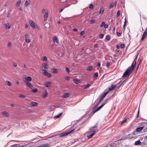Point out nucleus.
I'll use <instances>...</instances> for the list:
<instances>
[{
  "label": "nucleus",
  "instance_id": "nucleus-37",
  "mask_svg": "<svg viewBox=\"0 0 147 147\" xmlns=\"http://www.w3.org/2000/svg\"><path fill=\"white\" fill-rule=\"evenodd\" d=\"M98 76V72H96L94 74V78H97Z\"/></svg>",
  "mask_w": 147,
  "mask_h": 147
},
{
  "label": "nucleus",
  "instance_id": "nucleus-54",
  "mask_svg": "<svg viewBox=\"0 0 147 147\" xmlns=\"http://www.w3.org/2000/svg\"><path fill=\"white\" fill-rule=\"evenodd\" d=\"M17 64L16 62H14L13 64V66L15 67L17 66Z\"/></svg>",
  "mask_w": 147,
  "mask_h": 147
},
{
  "label": "nucleus",
  "instance_id": "nucleus-42",
  "mask_svg": "<svg viewBox=\"0 0 147 147\" xmlns=\"http://www.w3.org/2000/svg\"><path fill=\"white\" fill-rule=\"evenodd\" d=\"M117 36L119 37L121 36V33L119 32H117Z\"/></svg>",
  "mask_w": 147,
  "mask_h": 147
},
{
  "label": "nucleus",
  "instance_id": "nucleus-60",
  "mask_svg": "<svg viewBox=\"0 0 147 147\" xmlns=\"http://www.w3.org/2000/svg\"><path fill=\"white\" fill-rule=\"evenodd\" d=\"M25 39H27L29 37V36L28 34H26L25 36Z\"/></svg>",
  "mask_w": 147,
  "mask_h": 147
},
{
  "label": "nucleus",
  "instance_id": "nucleus-62",
  "mask_svg": "<svg viewBox=\"0 0 147 147\" xmlns=\"http://www.w3.org/2000/svg\"><path fill=\"white\" fill-rule=\"evenodd\" d=\"M139 65H140V64L139 63L138 65V66H137V67H136V71H137V70H138V69L139 68Z\"/></svg>",
  "mask_w": 147,
  "mask_h": 147
},
{
  "label": "nucleus",
  "instance_id": "nucleus-1",
  "mask_svg": "<svg viewBox=\"0 0 147 147\" xmlns=\"http://www.w3.org/2000/svg\"><path fill=\"white\" fill-rule=\"evenodd\" d=\"M137 57L138 56H136L131 66H129L125 72L122 76L123 77L129 76L131 74L132 72V71L134 70L136 63V61L137 59Z\"/></svg>",
  "mask_w": 147,
  "mask_h": 147
},
{
  "label": "nucleus",
  "instance_id": "nucleus-49",
  "mask_svg": "<svg viewBox=\"0 0 147 147\" xmlns=\"http://www.w3.org/2000/svg\"><path fill=\"white\" fill-rule=\"evenodd\" d=\"M110 65V63L109 61H107L106 66L107 67L109 66Z\"/></svg>",
  "mask_w": 147,
  "mask_h": 147
},
{
  "label": "nucleus",
  "instance_id": "nucleus-55",
  "mask_svg": "<svg viewBox=\"0 0 147 147\" xmlns=\"http://www.w3.org/2000/svg\"><path fill=\"white\" fill-rule=\"evenodd\" d=\"M65 79L67 80H69L70 79L69 77V76H66L65 77Z\"/></svg>",
  "mask_w": 147,
  "mask_h": 147
},
{
  "label": "nucleus",
  "instance_id": "nucleus-56",
  "mask_svg": "<svg viewBox=\"0 0 147 147\" xmlns=\"http://www.w3.org/2000/svg\"><path fill=\"white\" fill-rule=\"evenodd\" d=\"M109 26L108 24H106L105 25H104V28H108V27Z\"/></svg>",
  "mask_w": 147,
  "mask_h": 147
},
{
  "label": "nucleus",
  "instance_id": "nucleus-10",
  "mask_svg": "<svg viewBox=\"0 0 147 147\" xmlns=\"http://www.w3.org/2000/svg\"><path fill=\"white\" fill-rule=\"evenodd\" d=\"M48 11H46L45 13L44 16V20L45 21H46L48 18Z\"/></svg>",
  "mask_w": 147,
  "mask_h": 147
},
{
  "label": "nucleus",
  "instance_id": "nucleus-24",
  "mask_svg": "<svg viewBox=\"0 0 147 147\" xmlns=\"http://www.w3.org/2000/svg\"><path fill=\"white\" fill-rule=\"evenodd\" d=\"M73 82L76 84H78L80 82V81L77 79H75L73 80Z\"/></svg>",
  "mask_w": 147,
  "mask_h": 147
},
{
  "label": "nucleus",
  "instance_id": "nucleus-31",
  "mask_svg": "<svg viewBox=\"0 0 147 147\" xmlns=\"http://www.w3.org/2000/svg\"><path fill=\"white\" fill-rule=\"evenodd\" d=\"M108 93H109L108 91H107L106 92H105L102 95V97H104V98L105 97V96Z\"/></svg>",
  "mask_w": 147,
  "mask_h": 147
},
{
  "label": "nucleus",
  "instance_id": "nucleus-33",
  "mask_svg": "<svg viewBox=\"0 0 147 147\" xmlns=\"http://www.w3.org/2000/svg\"><path fill=\"white\" fill-rule=\"evenodd\" d=\"M104 11V8H101L100 11V13L102 14L103 13Z\"/></svg>",
  "mask_w": 147,
  "mask_h": 147
},
{
  "label": "nucleus",
  "instance_id": "nucleus-47",
  "mask_svg": "<svg viewBox=\"0 0 147 147\" xmlns=\"http://www.w3.org/2000/svg\"><path fill=\"white\" fill-rule=\"evenodd\" d=\"M126 120H127L126 119H125L121 121V124H122L123 123H125V122H126Z\"/></svg>",
  "mask_w": 147,
  "mask_h": 147
},
{
  "label": "nucleus",
  "instance_id": "nucleus-8",
  "mask_svg": "<svg viewBox=\"0 0 147 147\" xmlns=\"http://www.w3.org/2000/svg\"><path fill=\"white\" fill-rule=\"evenodd\" d=\"M2 115L4 116L9 117V113L7 111H3L1 112Z\"/></svg>",
  "mask_w": 147,
  "mask_h": 147
},
{
  "label": "nucleus",
  "instance_id": "nucleus-12",
  "mask_svg": "<svg viewBox=\"0 0 147 147\" xmlns=\"http://www.w3.org/2000/svg\"><path fill=\"white\" fill-rule=\"evenodd\" d=\"M52 82H47L44 84V86L47 87H50L52 85Z\"/></svg>",
  "mask_w": 147,
  "mask_h": 147
},
{
  "label": "nucleus",
  "instance_id": "nucleus-63",
  "mask_svg": "<svg viewBox=\"0 0 147 147\" xmlns=\"http://www.w3.org/2000/svg\"><path fill=\"white\" fill-rule=\"evenodd\" d=\"M98 46V44H96L94 45V47L95 48H96Z\"/></svg>",
  "mask_w": 147,
  "mask_h": 147
},
{
  "label": "nucleus",
  "instance_id": "nucleus-34",
  "mask_svg": "<svg viewBox=\"0 0 147 147\" xmlns=\"http://www.w3.org/2000/svg\"><path fill=\"white\" fill-rule=\"evenodd\" d=\"M92 69V67L91 66H88L87 67V70L88 71H91Z\"/></svg>",
  "mask_w": 147,
  "mask_h": 147
},
{
  "label": "nucleus",
  "instance_id": "nucleus-59",
  "mask_svg": "<svg viewBox=\"0 0 147 147\" xmlns=\"http://www.w3.org/2000/svg\"><path fill=\"white\" fill-rule=\"evenodd\" d=\"M66 71L68 72V73L70 71H69V69L67 68V67H66Z\"/></svg>",
  "mask_w": 147,
  "mask_h": 147
},
{
  "label": "nucleus",
  "instance_id": "nucleus-9",
  "mask_svg": "<svg viewBox=\"0 0 147 147\" xmlns=\"http://www.w3.org/2000/svg\"><path fill=\"white\" fill-rule=\"evenodd\" d=\"M117 4V1H116L114 3H112L109 6V9H111L114 7H116V5Z\"/></svg>",
  "mask_w": 147,
  "mask_h": 147
},
{
  "label": "nucleus",
  "instance_id": "nucleus-30",
  "mask_svg": "<svg viewBox=\"0 0 147 147\" xmlns=\"http://www.w3.org/2000/svg\"><path fill=\"white\" fill-rule=\"evenodd\" d=\"M41 60L42 61H47V58L46 56H44L42 58Z\"/></svg>",
  "mask_w": 147,
  "mask_h": 147
},
{
  "label": "nucleus",
  "instance_id": "nucleus-14",
  "mask_svg": "<svg viewBox=\"0 0 147 147\" xmlns=\"http://www.w3.org/2000/svg\"><path fill=\"white\" fill-rule=\"evenodd\" d=\"M97 127V125L96 124L94 126L92 127L91 129H90V130L91 131H92L93 132V131L95 130V131H98L97 129H94V128H96Z\"/></svg>",
  "mask_w": 147,
  "mask_h": 147
},
{
  "label": "nucleus",
  "instance_id": "nucleus-22",
  "mask_svg": "<svg viewBox=\"0 0 147 147\" xmlns=\"http://www.w3.org/2000/svg\"><path fill=\"white\" fill-rule=\"evenodd\" d=\"M58 71L57 69L56 68H53L51 69V72L53 73H55V74L57 73Z\"/></svg>",
  "mask_w": 147,
  "mask_h": 147
},
{
  "label": "nucleus",
  "instance_id": "nucleus-48",
  "mask_svg": "<svg viewBox=\"0 0 147 147\" xmlns=\"http://www.w3.org/2000/svg\"><path fill=\"white\" fill-rule=\"evenodd\" d=\"M106 39L107 40H109L110 39V36L109 35H107V36Z\"/></svg>",
  "mask_w": 147,
  "mask_h": 147
},
{
  "label": "nucleus",
  "instance_id": "nucleus-58",
  "mask_svg": "<svg viewBox=\"0 0 147 147\" xmlns=\"http://www.w3.org/2000/svg\"><path fill=\"white\" fill-rule=\"evenodd\" d=\"M84 33V31H82V32H80V35L81 36H82V35Z\"/></svg>",
  "mask_w": 147,
  "mask_h": 147
},
{
  "label": "nucleus",
  "instance_id": "nucleus-27",
  "mask_svg": "<svg viewBox=\"0 0 147 147\" xmlns=\"http://www.w3.org/2000/svg\"><path fill=\"white\" fill-rule=\"evenodd\" d=\"M147 36V34H144L143 33V34L142 35V38L141 39V41L143 40Z\"/></svg>",
  "mask_w": 147,
  "mask_h": 147
},
{
  "label": "nucleus",
  "instance_id": "nucleus-18",
  "mask_svg": "<svg viewBox=\"0 0 147 147\" xmlns=\"http://www.w3.org/2000/svg\"><path fill=\"white\" fill-rule=\"evenodd\" d=\"M22 1L21 0H19L15 4V5L16 7H18L21 4Z\"/></svg>",
  "mask_w": 147,
  "mask_h": 147
},
{
  "label": "nucleus",
  "instance_id": "nucleus-20",
  "mask_svg": "<svg viewBox=\"0 0 147 147\" xmlns=\"http://www.w3.org/2000/svg\"><path fill=\"white\" fill-rule=\"evenodd\" d=\"M116 86V85H112L109 88V90L110 91L113 90L115 88Z\"/></svg>",
  "mask_w": 147,
  "mask_h": 147
},
{
  "label": "nucleus",
  "instance_id": "nucleus-61",
  "mask_svg": "<svg viewBox=\"0 0 147 147\" xmlns=\"http://www.w3.org/2000/svg\"><path fill=\"white\" fill-rule=\"evenodd\" d=\"M100 66V62H98L97 63V66L98 67H99Z\"/></svg>",
  "mask_w": 147,
  "mask_h": 147
},
{
  "label": "nucleus",
  "instance_id": "nucleus-44",
  "mask_svg": "<svg viewBox=\"0 0 147 147\" xmlns=\"http://www.w3.org/2000/svg\"><path fill=\"white\" fill-rule=\"evenodd\" d=\"M120 11L119 10L118 11L117 13V17L118 18L120 15Z\"/></svg>",
  "mask_w": 147,
  "mask_h": 147
},
{
  "label": "nucleus",
  "instance_id": "nucleus-46",
  "mask_svg": "<svg viewBox=\"0 0 147 147\" xmlns=\"http://www.w3.org/2000/svg\"><path fill=\"white\" fill-rule=\"evenodd\" d=\"M104 98V97H102V96H101L99 99V101L100 102H102L103 101Z\"/></svg>",
  "mask_w": 147,
  "mask_h": 147
},
{
  "label": "nucleus",
  "instance_id": "nucleus-40",
  "mask_svg": "<svg viewBox=\"0 0 147 147\" xmlns=\"http://www.w3.org/2000/svg\"><path fill=\"white\" fill-rule=\"evenodd\" d=\"M32 91L33 92H36L38 91V90L37 88L34 89L32 90Z\"/></svg>",
  "mask_w": 147,
  "mask_h": 147
},
{
  "label": "nucleus",
  "instance_id": "nucleus-16",
  "mask_svg": "<svg viewBox=\"0 0 147 147\" xmlns=\"http://www.w3.org/2000/svg\"><path fill=\"white\" fill-rule=\"evenodd\" d=\"M38 104V103L37 102H32L30 103V105L32 106L36 107Z\"/></svg>",
  "mask_w": 147,
  "mask_h": 147
},
{
  "label": "nucleus",
  "instance_id": "nucleus-4",
  "mask_svg": "<svg viewBox=\"0 0 147 147\" xmlns=\"http://www.w3.org/2000/svg\"><path fill=\"white\" fill-rule=\"evenodd\" d=\"M74 129H73L70 131L62 133L60 134V136L62 137L72 133L74 131Z\"/></svg>",
  "mask_w": 147,
  "mask_h": 147
},
{
  "label": "nucleus",
  "instance_id": "nucleus-28",
  "mask_svg": "<svg viewBox=\"0 0 147 147\" xmlns=\"http://www.w3.org/2000/svg\"><path fill=\"white\" fill-rule=\"evenodd\" d=\"M7 47L9 49H11L12 48V46L11 45V43L10 42H9L8 43Z\"/></svg>",
  "mask_w": 147,
  "mask_h": 147
},
{
  "label": "nucleus",
  "instance_id": "nucleus-19",
  "mask_svg": "<svg viewBox=\"0 0 147 147\" xmlns=\"http://www.w3.org/2000/svg\"><path fill=\"white\" fill-rule=\"evenodd\" d=\"M48 95V93L46 90H45V91L42 93V97L44 98H46Z\"/></svg>",
  "mask_w": 147,
  "mask_h": 147
},
{
  "label": "nucleus",
  "instance_id": "nucleus-25",
  "mask_svg": "<svg viewBox=\"0 0 147 147\" xmlns=\"http://www.w3.org/2000/svg\"><path fill=\"white\" fill-rule=\"evenodd\" d=\"M141 144V142L140 141V140H139L136 141L135 143V145H140Z\"/></svg>",
  "mask_w": 147,
  "mask_h": 147
},
{
  "label": "nucleus",
  "instance_id": "nucleus-57",
  "mask_svg": "<svg viewBox=\"0 0 147 147\" xmlns=\"http://www.w3.org/2000/svg\"><path fill=\"white\" fill-rule=\"evenodd\" d=\"M47 11V10L45 11V9H43L42 11V13H45V11Z\"/></svg>",
  "mask_w": 147,
  "mask_h": 147
},
{
  "label": "nucleus",
  "instance_id": "nucleus-17",
  "mask_svg": "<svg viewBox=\"0 0 147 147\" xmlns=\"http://www.w3.org/2000/svg\"><path fill=\"white\" fill-rule=\"evenodd\" d=\"M50 145L49 144H45L40 145L37 147H49Z\"/></svg>",
  "mask_w": 147,
  "mask_h": 147
},
{
  "label": "nucleus",
  "instance_id": "nucleus-43",
  "mask_svg": "<svg viewBox=\"0 0 147 147\" xmlns=\"http://www.w3.org/2000/svg\"><path fill=\"white\" fill-rule=\"evenodd\" d=\"M90 23L91 24H93L95 23V20L94 19H92L90 21Z\"/></svg>",
  "mask_w": 147,
  "mask_h": 147
},
{
  "label": "nucleus",
  "instance_id": "nucleus-45",
  "mask_svg": "<svg viewBox=\"0 0 147 147\" xmlns=\"http://www.w3.org/2000/svg\"><path fill=\"white\" fill-rule=\"evenodd\" d=\"M26 42L27 43H29L30 42V40L29 39H25Z\"/></svg>",
  "mask_w": 147,
  "mask_h": 147
},
{
  "label": "nucleus",
  "instance_id": "nucleus-36",
  "mask_svg": "<svg viewBox=\"0 0 147 147\" xmlns=\"http://www.w3.org/2000/svg\"><path fill=\"white\" fill-rule=\"evenodd\" d=\"M19 145V144H15L12 145H11L10 146L11 147H17Z\"/></svg>",
  "mask_w": 147,
  "mask_h": 147
},
{
  "label": "nucleus",
  "instance_id": "nucleus-13",
  "mask_svg": "<svg viewBox=\"0 0 147 147\" xmlns=\"http://www.w3.org/2000/svg\"><path fill=\"white\" fill-rule=\"evenodd\" d=\"M144 127L142 126L140 127H138L136 129V132H140L144 128Z\"/></svg>",
  "mask_w": 147,
  "mask_h": 147
},
{
  "label": "nucleus",
  "instance_id": "nucleus-21",
  "mask_svg": "<svg viewBox=\"0 0 147 147\" xmlns=\"http://www.w3.org/2000/svg\"><path fill=\"white\" fill-rule=\"evenodd\" d=\"M96 132L95 131V130L93 131V133L91 134L88 136V138L90 139L92 138L93 136L95 134Z\"/></svg>",
  "mask_w": 147,
  "mask_h": 147
},
{
  "label": "nucleus",
  "instance_id": "nucleus-7",
  "mask_svg": "<svg viewBox=\"0 0 147 147\" xmlns=\"http://www.w3.org/2000/svg\"><path fill=\"white\" fill-rule=\"evenodd\" d=\"M45 71L43 72L42 74L43 75L48 77H51V74L48 73L47 71Z\"/></svg>",
  "mask_w": 147,
  "mask_h": 147
},
{
  "label": "nucleus",
  "instance_id": "nucleus-6",
  "mask_svg": "<svg viewBox=\"0 0 147 147\" xmlns=\"http://www.w3.org/2000/svg\"><path fill=\"white\" fill-rule=\"evenodd\" d=\"M53 41L55 45L56 46H57L58 44V43L59 42L58 38L56 36L53 37Z\"/></svg>",
  "mask_w": 147,
  "mask_h": 147
},
{
  "label": "nucleus",
  "instance_id": "nucleus-5",
  "mask_svg": "<svg viewBox=\"0 0 147 147\" xmlns=\"http://www.w3.org/2000/svg\"><path fill=\"white\" fill-rule=\"evenodd\" d=\"M29 22L30 25L32 27L34 28H38V26L32 20H30Z\"/></svg>",
  "mask_w": 147,
  "mask_h": 147
},
{
  "label": "nucleus",
  "instance_id": "nucleus-51",
  "mask_svg": "<svg viewBox=\"0 0 147 147\" xmlns=\"http://www.w3.org/2000/svg\"><path fill=\"white\" fill-rule=\"evenodd\" d=\"M105 22H102V24H101V25H100V27H103V26H104V25H105Z\"/></svg>",
  "mask_w": 147,
  "mask_h": 147
},
{
  "label": "nucleus",
  "instance_id": "nucleus-26",
  "mask_svg": "<svg viewBox=\"0 0 147 147\" xmlns=\"http://www.w3.org/2000/svg\"><path fill=\"white\" fill-rule=\"evenodd\" d=\"M30 1L29 0L28 1L26 0L25 3H24V5L26 7H27L28 5L30 4Z\"/></svg>",
  "mask_w": 147,
  "mask_h": 147
},
{
  "label": "nucleus",
  "instance_id": "nucleus-2",
  "mask_svg": "<svg viewBox=\"0 0 147 147\" xmlns=\"http://www.w3.org/2000/svg\"><path fill=\"white\" fill-rule=\"evenodd\" d=\"M26 77V76H25ZM32 80V78L30 76H28L24 78V82L26 84V86L31 89H32L33 88V86L32 84L30 83L29 82H30Z\"/></svg>",
  "mask_w": 147,
  "mask_h": 147
},
{
  "label": "nucleus",
  "instance_id": "nucleus-15",
  "mask_svg": "<svg viewBox=\"0 0 147 147\" xmlns=\"http://www.w3.org/2000/svg\"><path fill=\"white\" fill-rule=\"evenodd\" d=\"M105 105V104H102L98 108L96 109L93 112V113H94L96 112H97V111L100 110L101 109L103 106Z\"/></svg>",
  "mask_w": 147,
  "mask_h": 147
},
{
  "label": "nucleus",
  "instance_id": "nucleus-11",
  "mask_svg": "<svg viewBox=\"0 0 147 147\" xmlns=\"http://www.w3.org/2000/svg\"><path fill=\"white\" fill-rule=\"evenodd\" d=\"M4 26L5 27V28L6 29H8L10 28L11 25L9 23H7L4 24Z\"/></svg>",
  "mask_w": 147,
  "mask_h": 147
},
{
  "label": "nucleus",
  "instance_id": "nucleus-29",
  "mask_svg": "<svg viewBox=\"0 0 147 147\" xmlns=\"http://www.w3.org/2000/svg\"><path fill=\"white\" fill-rule=\"evenodd\" d=\"M6 84L7 85L9 86H11L12 85L11 82L9 81H6Z\"/></svg>",
  "mask_w": 147,
  "mask_h": 147
},
{
  "label": "nucleus",
  "instance_id": "nucleus-41",
  "mask_svg": "<svg viewBox=\"0 0 147 147\" xmlns=\"http://www.w3.org/2000/svg\"><path fill=\"white\" fill-rule=\"evenodd\" d=\"M89 8L91 9H93L94 8V6L92 4H91L89 6Z\"/></svg>",
  "mask_w": 147,
  "mask_h": 147
},
{
  "label": "nucleus",
  "instance_id": "nucleus-32",
  "mask_svg": "<svg viewBox=\"0 0 147 147\" xmlns=\"http://www.w3.org/2000/svg\"><path fill=\"white\" fill-rule=\"evenodd\" d=\"M62 113H61L59 114L58 115H56L54 116V118L55 119H57L59 117L62 115Z\"/></svg>",
  "mask_w": 147,
  "mask_h": 147
},
{
  "label": "nucleus",
  "instance_id": "nucleus-52",
  "mask_svg": "<svg viewBox=\"0 0 147 147\" xmlns=\"http://www.w3.org/2000/svg\"><path fill=\"white\" fill-rule=\"evenodd\" d=\"M125 46V45L123 44H121L120 45V47L121 48H123Z\"/></svg>",
  "mask_w": 147,
  "mask_h": 147
},
{
  "label": "nucleus",
  "instance_id": "nucleus-64",
  "mask_svg": "<svg viewBox=\"0 0 147 147\" xmlns=\"http://www.w3.org/2000/svg\"><path fill=\"white\" fill-rule=\"evenodd\" d=\"M28 26V24H26L25 25V28H27Z\"/></svg>",
  "mask_w": 147,
  "mask_h": 147
},
{
  "label": "nucleus",
  "instance_id": "nucleus-38",
  "mask_svg": "<svg viewBox=\"0 0 147 147\" xmlns=\"http://www.w3.org/2000/svg\"><path fill=\"white\" fill-rule=\"evenodd\" d=\"M19 97L20 98H24L26 97V96L21 94H19Z\"/></svg>",
  "mask_w": 147,
  "mask_h": 147
},
{
  "label": "nucleus",
  "instance_id": "nucleus-35",
  "mask_svg": "<svg viewBox=\"0 0 147 147\" xmlns=\"http://www.w3.org/2000/svg\"><path fill=\"white\" fill-rule=\"evenodd\" d=\"M126 23H127V21H126V18H125V21L124 22V24L123 25V28L124 29H125V26L126 24Z\"/></svg>",
  "mask_w": 147,
  "mask_h": 147
},
{
  "label": "nucleus",
  "instance_id": "nucleus-50",
  "mask_svg": "<svg viewBox=\"0 0 147 147\" xmlns=\"http://www.w3.org/2000/svg\"><path fill=\"white\" fill-rule=\"evenodd\" d=\"M91 85L90 84H88L86 85V86L84 88L86 89L88 87H89Z\"/></svg>",
  "mask_w": 147,
  "mask_h": 147
},
{
  "label": "nucleus",
  "instance_id": "nucleus-23",
  "mask_svg": "<svg viewBox=\"0 0 147 147\" xmlns=\"http://www.w3.org/2000/svg\"><path fill=\"white\" fill-rule=\"evenodd\" d=\"M69 96V93H65L63 94L62 97L63 98H66Z\"/></svg>",
  "mask_w": 147,
  "mask_h": 147
},
{
  "label": "nucleus",
  "instance_id": "nucleus-39",
  "mask_svg": "<svg viewBox=\"0 0 147 147\" xmlns=\"http://www.w3.org/2000/svg\"><path fill=\"white\" fill-rule=\"evenodd\" d=\"M104 36V35L102 34H100L99 35V38L100 39H102Z\"/></svg>",
  "mask_w": 147,
  "mask_h": 147
},
{
  "label": "nucleus",
  "instance_id": "nucleus-53",
  "mask_svg": "<svg viewBox=\"0 0 147 147\" xmlns=\"http://www.w3.org/2000/svg\"><path fill=\"white\" fill-rule=\"evenodd\" d=\"M143 33L147 35V27L146 29L144 31V32Z\"/></svg>",
  "mask_w": 147,
  "mask_h": 147
},
{
  "label": "nucleus",
  "instance_id": "nucleus-3",
  "mask_svg": "<svg viewBox=\"0 0 147 147\" xmlns=\"http://www.w3.org/2000/svg\"><path fill=\"white\" fill-rule=\"evenodd\" d=\"M42 66L40 67L41 70L43 71H47L48 70V68L47 67H48L47 64L43 63H42Z\"/></svg>",
  "mask_w": 147,
  "mask_h": 147
}]
</instances>
